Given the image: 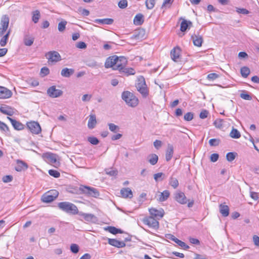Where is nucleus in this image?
Masks as SVG:
<instances>
[{"mask_svg":"<svg viewBox=\"0 0 259 259\" xmlns=\"http://www.w3.org/2000/svg\"><path fill=\"white\" fill-rule=\"evenodd\" d=\"M58 196V192L56 190L49 192L44 194L41 198L42 202L50 203L53 201Z\"/></svg>","mask_w":259,"mask_h":259,"instance_id":"nucleus-5","label":"nucleus"},{"mask_svg":"<svg viewBox=\"0 0 259 259\" xmlns=\"http://www.w3.org/2000/svg\"><path fill=\"white\" fill-rule=\"evenodd\" d=\"M194 117L193 113L192 112H187L184 115V119L185 120L189 121L193 119Z\"/></svg>","mask_w":259,"mask_h":259,"instance_id":"nucleus-51","label":"nucleus"},{"mask_svg":"<svg viewBox=\"0 0 259 259\" xmlns=\"http://www.w3.org/2000/svg\"><path fill=\"white\" fill-rule=\"evenodd\" d=\"M58 206L60 209L70 214H77L78 213L77 207L73 203L68 201L59 202Z\"/></svg>","mask_w":259,"mask_h":259,"instance_id":"nucleus-1","label":"nucleus"},{"mask_svg":"<svg viewBox=\"0 0 259 259\" xmlns=\"http://www.w3.org/2000/svg\"><path fill=\"white\" fill-rule=\"evenodd\" d=\"M169 184L174 189H176L179 186L178 180L176 178H171L169 181Z\"/></svg>","mask_w":259,"mask_h":259,"instance_id":"nucleus-42","label":"nucleus"},{"mask_svg":"<svg viewBox=\"0 0 259 259\" xmlns=\"http://www.w3.org/2000/svg\"><path fill=\"white\" fill-rule=\"evenodd\" d=\"M95 22L103 24L110 25L113 22V20L110 18L99 19L95 20Z\"/></svg>","mask_w":259,"mask_h":259,"instance_id":"nucleus-35","label":"nucleus"},{"mask_svg":"<svg viewBox=\"0 0 259 259\" xmlns=\"http://www.w3.org/2000/svg\"><path fill=\"white\" fill-rule=\"evenodd\" d=\"M50 73V70L47 67H44L41 69L40 74L42 76H46L49 74Z\"/></svg>","mask_w":259,"mask_h":259,"instance_id":"nucleus-57","label":"nucleus"},{"mask_svg":"<svg viewBox=\"0 0 259 259\" xmlns=\"http://www.w3.org/2000/svg\"><path fill=\"white\" fill-rule=\"evenodd\" d=\"M2 180L4 183H9L13 180V177L11 175H7L3 177Z\"/></svg>","mask_w":259,"mask_h":259,"instance_id":"nucleus-59","label":"nucleus"},{"mask_svg":"<svg viewBox=\"0 0 259 259\" xmlns=\"http://www.w3.org/2000/svg\"><path fill=\"white\" fill-rule=\"evenodd\" d=\"M7 118L10 120L12 125L15 130H22L24 128V125L19 121H18L15 119H14L9 117H8Z\"/></svg>","mask_w":259,"mask_h":259,"instance_id":"nucleus-23","label":"nucleus"},{"mask_svg":"<svg viewBox=\"0 0 259 259\" xmlns=\"http://www.w3.org/2000/svg\"><path fill=\"white\" fill-rule=\"evenodd\" d=\"M230 136L234 139H238L241 137V134L238 130L233 128L230 133Z\"/></svg>","mask_w":259,"mask_h":259,"instance_id":"nucleus-39","label":"nucleus"},{"mask_svg":"<svg viewBox=\"0 0 259 259\" xmlns=\"http://www.w3.org/2000/svg\"><path fill=\"white\" fill-rule=\"evenodd\" d=\"M94 218H95V216L94 214L91 213H86L84 220L87 222H91L93 220Z\"/></svg>","mask_w":259,"mask_h":259,"instance_id":"nucleus-62","label":"nucleus"},{"mask_svg":"<svg viewBox=\"0 0 259 259\" xmlns=\"http://www.w3.org/2000/svg\"><path fill=\"white\" fill-rule=\"evenodd\" d=\"M108 126L109 130L112 132L116 133L119 131V127L114 123H108Z\"/></svg>","mask_w":259,"mask_h":259,"instance_id":"nucleus-45","label":"nucleus"},{"mask_svg":"<svg viewBox=\"0 0 259 259\" xmlns=\"http://www.w3.org/2000/svg\"><path fill=\"white\" fill-rule=\"evenodd\" d=\"M76 47L81 49H85L87 48V45L84 42L79 41L76 44Z\"/></svg>","mask_w":259,"mask_h":259,"instance_id":"nucleus-63","label":"nucleus"},{"mask_svg":"<svg viewBox=\"0 0 259 259\" xmlns=\"http://www.w3.org/2000/svg\"><path fill=\"white\" fill-rule=\"evenodd\" d=\"M175 198L178 202L182 204H185L187 202V199L185 194L182 192L176 193Z\"/></svg>","mask_w":259,"mask_h":259,"instance_id":"nucleus-14","label":"nucleus"},{"mask_svg":"<svg viewBox=\"0 0 259 259\" xmlns=\"http://www.w3.org/2000/svg\"><path fill=\"white\" fill-rule=\"evenodd\" d=\"M67 24V22L66 21H62L59 23L58 24V30L60 32H63L66 28V25Z\"/></svg>","mask_w":259,"mask_h":259,"instance_id":"nucleus-47","label":"nucleus"},{"mask_svg":"<svg viewBox=\"0 0 259 259\" xmlns=\"http://www.w3.org/2000/svg\"><path fill=\"white\" fill-rule=\"evenodd\" d=\"M70 250L74 253H77L79 251L78 246L76 244H72L70 246Z\"/></svg>","mask_w":259,"mask_h":259,"instance_id":"nucleus-54","label":"nucleus"},{"mask_svg":"<svg viewBox=\"0 0 259 259\" xmlns=\"http://www.w3.org/2000/svg\"><path fill=\"white\" fill-rule=\"evenodd\" d=\"M220 212L224 217H226L229 214V208L227 205L221 204L220 205Z\"/></svg>","mask_w":259,"mask_h":259,"instance_id":"nucleus-30","label":"nucleus"},{"mask_svg":"<svg viewBox=\"0 0 259 259\" xmlns=\"http://www.w3.org/2000/svg\"><path fill=\"white\" fill-rule=\"evenodd\" d=\"M144 224L149 226V227L154 229H157L159 228V222L154 217L151 216L146 217L143 220Z\"/></svg>","mask_w":259,"mask_h":259,"instance_id":"nucleus-7","label":"nucleus"},{"mask_svg":"<svg viewBox=\"0 0 259 259\" xmlns=\"http://www.w3.org/2000/svg\"><path fill=\"white\" fill-rule=\"evenodd\" d=\"M106 231H108L109 232L112 234H117L118 233H121L122 232L120 229H117L115 227L113 226H108L105 228Z\"/></svg>","mask_w":259,"mask_h":259,"instance_id":"nucleus-37","label":"nucleus"},{"mask_svg":"<svg viewBox=\"0 0 259 259\" xmlns=\"http://www.w3.org/2000/svg\"><path fill=\"white\" fill-rule=\"evenodd\" d=\"M12 95V92L7 88L0 86V99H8Z\"/></svg>","mask_w":259,"mask_h":259,"instance_id":"nucleus-15","label":"nucleus"},{"mask_svg":"<svg viewBox=\"0 0 259 259\" xmlns=\"http://www.w3.org/2000/svg\"><path fill=\"white\" fill-rule=\"evenodd\" d=\"M240 97L244 99V100H249V101H250L252 100V97L251 96L249 95L247 92L246 91H244L243 93H242L241 94H240Z\"/></svg>","mask_w":259,"mask_h":259,"instance_id":"nucleus-48","label":"nucleus"},{"mask_svg":"<svg viewBox=\"0 0 259 259\" xmlns=\"http://www.w3.org/2000/svg\"><path fill=\"white\" fill-rule=\"evenodd\" d=\"M208 114V111L206 110H203L200 112L199 117L201 119H204L207 117Z\"/></svg>","mask_w":259,"mask_h":259,"instance_id":"nucleus-64","label":"nucleus"},{"mask_svg":"<svg viewBox=\"0 0 259 259\" xmlns=\"http://www.w3.org/2000/svg\"><path fill=\"white\" fill-rule=\"evenodd\" d=\"M174 154V147L172 145L168 144L165 154V159L169 161L172 157Z\"/></svg>","mask_w":259,"mask_h":259,"instance_id":"nucleus-26","label":"nucleus"},{"mask_svg":"<svg viewBox=\"0 0 259 259\" xmlns=\"http://www.w3.org/2000/svg\"><path fill=\"white\" fill-rule=\"evenodd\" d=\"M106 174L111 176H115L117 175V171L113 169H109L106 170Z\"/></svg>","mask_w":259,"mask_h":259,"instance_id":"nucleus-61","label":"nucleus"},{"mask_svg":"<svg viewBox=\"0 0 259 259\" xmlns=\"http://www.w3.org/2000/svg\"><path fill=\"white\" fill-rule=\"evenodd\" d=\"M10 34V30H9L6 32V33H5L2 37L1 40H0V45L2 47H4L6 45L9 35Z\"/></svg>","mask_w":259,"mask_h":259,"instance_id":"nucleus-32","label":"nucleus"},{"mask_svg":"<svg viewBox=\"0 0 259 259\" xmlns=\"http://www.w3.org/2000/svg\"><path fill=\"white\" fill-rule=\"evenodd\" d=\"M47 93L50 97L56 98L60 97L63 94V92L61 90L57 89L55 86L53 85L48 89Z\"/></svg>","mask_w":259,"mask_h":259,"instance_id":"nucleus-8","label":"nucleus"},{"mask_svg":"<svg viewBox=\"0 0 259 259\" xmlns=\"http://www.w3.org/2000/svg\"><path fill=\"white\" fill-rule=\"evenodd\" d=\"M240 72L242 77L246 78L250 73V70L247 67H243L241 68Z\"/></svg>","mask_w":259,"mask_h":259,"instance_id":"nucleus-41","label":"nucleus"},{"mask_svg":"<svg viewBox=\"0 0 259 259\" xmlns=\"http://www.w3.org/2000/svg\"><path fill=\"white\" fill-rule=\"evenodd\" d=\"M158 160V157L155 154H151L149 156L148 161L151 165H155L157 163Z\"/></svg>","mask_w":259,"mask_h":259,"instance_id":"nucleus-38","label":"nucleus"},{"mask_svg":"<svg viewBox=\"0 0 259 259\" xmlns=\"http://www.w3.org/2000/svg\"><path fill=\"white\" fill-rule=\"evenodd\" d=\"M116 61V64L114 70H120L124 66H126L127 62V59L123 56H117V59Z\"/></svg>","mask_w":259,"mask_h":259,"instance_id":"nucleus-11","label":"nucleus"},{"mask_svg":"<svg viewBox=\"0 0 259 259\" xmlns=\"http://www.w3.org/2000/svg\"><path fill=\"white\" fill-rule=\"evenodd\" d=\"M32 20L34 23H37L40 18V12L38 10H35L32 12Z\"/></svg>","mask_w":259,"mask_h":259,"instance_id":"nucleus-40","label":"nucleus"},{"mask_svg":"<svg viewBox=\"0 0 259 259\" xmlns=\"http://www.w3.org/2000/svg\"><path fill=\"white\" fill-rule=\"evenodd\" d=\"M117 56L113 55L108 57L105 63V67L106 68H112L114 70V67L116 64V61H117Z\"/></svg>","mask_w":259,"mask_h":259,"instance_id":"nucleus-12","label":"nucleus"},{"mask_svg":"<svg viewBox=\"0 0 259 259\" xmlns=\"http://www.w3.org/2000/svg\"><path fill=\"white\" fill-rule=\"evenodd\" d=\"M169 237L168 238L171 240L174 241L176 243H177L179 246H181L182 248L185 250H187L189 248V246L187 245L185 242L182 241L181 240L178 239L175 236L172 235H168Z\"/></svg>","mask_w":259,"mask_h":259,"instance_id":"nucleus-16","label":"nucleus"},{"mask_svg":"<svg viewBox=\"0 0 259 259\" xmlns=\"http://www.w3.org/2000/svg\"><path fill=\"white\" fill-rule=\"evenodd\" d=\"M118 5L121 9L125 8L127 6V2L126 0H120L118 3Z\"/></svg>","mask_w":259,"mask_h":259,"instance_id":"nucleus-55","label":"nucleus"},{"mask_svg":"<svg viewBox=\"0 0 259 259\" xmlns=\"http://www.w3.org/2000/svg\"><path fill=\"white\" fill-rule=\"evenodd\" d=\"M78 10V12L80 13L83 16H88L90 14V12L87 9L79 8Z\"/></svg>","mask_w":259,"mask_h":259,"instance_id":"nucleus-60","label":"nucleus"},{"mask_svg":"<svg viewBox=\"0 0 259 259\" xmlns=\"http://www.w3.org/2000/svg\"><path fill=\"white\" fill-rule=\"evenodd\" d=\"M219 77V74L215 73H211L207 75V79L210 81H213Z\"/></svg>","mask_w":259,"mask_h":259,"instance_id":"nucleus-44","label":"nucleus"},{"mask_svg":"<svg viewBox=\"0 0 259 259\" xmlns=\"http://www.w3.org/2000/svg\"><path fill=\"white\" fill-rule=\"evenodd\" d=\"M156 0H146V6L148 9H152L155 5Z\"/></svg>","mask_w":259,"mask_h":259,"instance_id":"nucleus-43","label":"nucleus"},{"mask_svg":"<svg viewBox=\"0 0 259 259\" xmlns=\"http://www.w3.org/2000/svg\"><path fill=\"white\" fill-rule=\"evenodd\" d=\"M28 167L27 164L24 161L21 160H17L15 170L17 171H21L22 170L27 169Z\"/></svg>","mask_w":259,"mask_h":259,"instance_id":"nucleus-22","label":"nucleus"},{"mask_svg":"<svg viewBox=\"0 0 259 259\" xmlns=\"http://www.w3.org/2000/svg\"><path fill=\"white\" fill-rule=\"evenodd\" d=\"M134 23L137 25H141L143 23V16L141 14L136 15L134 19Z\"/></svg>","mask_w":259,"mask_h":259,"instance_id":"nucleus-36","label":"nucleus"},{"mask_svg":"<svg viewBox=\"0 0 259 259\" xmlns=\"http://www.w3.org/2000/svg\"><path fill=\"white\" fill-rule=\"evenodd\" d=\"M236 12L239 14H242L244 15L248 14L249 12L246 9L244 8H236Z\"/></svg>","mask_w":259,"mask_h":259,"instance_id":"nucleus-58","label":"nucleus"},{"mask_svg":"<svg viewBox=\"0 0 259 259\" xmlns=\"http://www.w3.org/2000/svg\"><path fill=\"white\" fill-rule=\"evenodd\" d=\"M46 57L49 62H57L61 60V57L59 53L56 51H51L46 54Z\"/></svg>","mask_w":259,"mask_h":259,"instance_id":"nucleus-10","label":"nucleus"},{"mask_svg":"<svg viewBox=\"0 0 259 259\" xmlns=\"http://www.w3.org/2000/svg\"><path fill=\"white\" fill-rule=\"evenodd\" d=\"M236 153L234 152H229L226 155V158L228 161H232L236 157Z\"/></svg>","mask_w":259,"mask_h":259,"instance_id":"nucleus-46","label":"nucleus"},{"mask_svg":"<svg viewBox=\"0 0 259 259\" xmlns=\"http://www.w3.org/2000/svg\"><path fill=\"white\" fill-rule=\"evenodd\" d=\"M222 122H223L222 120L220 119H217L214 121L213 124L216 127L221 128H222V127L223 126Z\"/></svg>","mask_w":259,"mask_h":259,"instance_id":"nucleus-56","label":"nucleus"},{"mask_svg":"<svg viewBox=\"0 0 259 259\" xmlns=\"http://www.w3.org/2000/svg\"><path fill=\"white\" fill-rule=\"evenodd\" d=\"M34 37L29 34H25L24 36V44L25 46H31L34 42Z\"/></svg>","mask_w":259,"mask_h":259,"instance_id":"nucleus-28","label":"nucleus"},{"mask_svg":"<svg viewBox=\"0 0 259 259\" xmlns=\"http://www.w3.org/2000/svg\"><path fill=\"white\" fill-rule=\"evenodd\" d=\"M149 212L152 217H159L161 218L164 214V211L162 209H156L154 208L149 209Z\"/></svg>","mask_w":259,"mask_h":259,"instance_id":"nucleus-18","label":"nucleus"},{"mask_svg":"<svg viewBox=\"0 0 259 259\" xmlns=\"http://www.w3.org/2000/svg\"><path fill=\"white\" fill-rule=\"evenodd\" d=\"M120 194L123 198H132L133 197V192L130 188H122L120 190Z\"/></svg>","mask_w":259,"mask_h":259,"instance_id":"nucleus-25","label":"nucleus"},{"mask_svg":"<svg viewBox=\"0 0 259 259\" xmlns=\"http://www.w3.org/2000/svg\"><path fill=\"white\" fill-rule=\"evenodd\" d=\"M121 97L127 105L131 107H136L138 104V98L129 91H124L122 93Z\"/></svg>","mask_w":259,"mask_h":259,"instance_id":"nucleus-2","label":"nucleus"},{"mask_svg":"<svg viewBox=\"0 0 259 259\" xmlns=\"http://www.w3.org/2000/svg\"><path fill=\"white\" fill-rule=\"evenodd\" d=\"M108 243L114 247L117 248H122L125 246V243L123 241H120L115 239H108Z\"/></svg>","mask_w":259,"mask_h":259,"instance_id":"nucleus-17","label":"nucleus"},{"mask_svg":"<svg viewBox=\"0 0 259 259\" xmlns=\"http://www.w3.org/2000/svg\"><path fill=\"white\" fill-rule=\"evenodd\" d=\"M180 49L179 47L174 48L170 52V56L172 60L175 62L180 58Z\"/></svg>","mask_w":259,"mask_h":259,"instance_id":"nucleus-20","label":"nucleus"},{"mask_svg":"<svg viewBox=\"0 0 259 259\" xmlns=\"http://www.w3.org/2000/svg\"><path fill=\"white\" fill-rule=\"evenodd\" d=\"M45 157L47 161L54 165L59 164V162L57 160V155L52 153H47L45 155Z\"/></svg>","mask_w":259,"mask_h":259,"instance_id":"nucleus-13","label":"nucleus"},{"mask_svg":"<svg viewBox=\"0 0 259 259\" xmlns=\"http://www.w3.org/2000/svg\"><path fill=\"white\" fill-rule=\"evenodd\" d=\"M191 38L193 40V44L197 47H201L203 42V38L199 34H194L192 35Z\"/></svg>","mask_w":259,"mask_h":259,"instance_id":"nucleus-19","label":"nucleus"},{"mask_svg":"<svg viewBox=\"0 0 259 259\" xmlns=\"http://www.w3.org/2000/svg\"><path fill=\"white\" fill-rule=\"evenodd\" d=\"M164 174L162 172H158L154 175V179L155 181H162L163 180Z\"/></svg>","mask_w":259,"mask_h":259,"instance_id":"nucleus-50","label":"nucleus"},{"mask_svg":"<svg viewBox=\"0 0 259 259\" xmlns=\"http://www.w3.org/2000/svg\"><path fill=\"white\" fill-rule=\"evenodd\" d=\"M120 73H123L127 76L134 75L136 73L135 70L133 68H128L124 66L119 71Z\"/></svg>","mask_w":259,"mask_h":259,"instance_id":"nucleus-27","label":"nucleus"},{"mask_svg":"<svg viewBox=\"0 0 259 259\" xmlns=\"http://www.w3.org/2000/svg\"><path fill=\"white\" fill-rule=\"evenodd\" d=\"M79 189L82 193L88 196L97 197L99 196V193L97 189L93 187L81 185Z\"/></svg>","mask_w":259,"mask_h":259,"instance_id":"nucleus-4","label":"nucleus"},{"mask_svg":"<svg viewBox=\"0 0 259 259\" xmlns=\"http://www.w3.org/2000/svg\"><path fill=\"white\" fill-rule=\"evenodd\" d=\"M191 25L192 22L191 21L184 20L181 23L180 30L182 32H185Z\"/></svg>","mask_w":259,"mask_h":259,"instance_id":"nucleus-31","label":"nucleus"},{"mask_svg":"<svg viewBox=\"0 0 259 259\" xmlns=\"http://www.w3.org/2000/svg\"><path fill=\"white\" fill-rule=\"evenodd\" d=\"M219 143L220 140L217 139H211L209 141V144L211 146H217Z\"/></svg>","mask_w":259,"mask_h":259,"instance_id":"nucleus-53","label":"nucleus"},{"mask_svg":"<svg viewBox=\"0 0 259 259\" xmlns=\"http://www.w3.org/2000/svg\"><path fill=\"white\" fill-rule=\"evenodd\" d=\"M97 123L96 117L95 114H91L89 116L88 126L90 129L94 128Z\"/></svg>","mask_w":259,"mask_h":259,"instance_id":"nucleus-24","label":"nucleus"},{"mask_svg":"<svg viewBox=\"0 0 259 259\" xmlns=\"http://www.w3.org/2000/svg\"><path fill=\"white\" fill-rule=\"evenodd\" d=\"M27 126L31 132L34 134H38L41 132V129L37 122L30 121L27 123Z\"/></svg>","mask_w":259,"mask_h":259,"instance_id":"nucleus-9","label":"nucleus"},{"mask_svg":"<svg viewBox=\"0 0 259 259\" xmlns=\"http://www.w3.org/2000/svg\"><path fill=\"white\" fill-rule=\"evenodd\" d=\"M74 72V70L72 68H63L61 72V74L65 77H69Z\"/></svg>","mask_w":259,"mask_h":259,"instance_id":"nucleus-29","label":"nucleus"},{"mask_svg":"<svg viewBox=\"0 0 259 259\" xmlns=\"http://www.w3.org/2000/svg\"><path fill=\"white\" fill-rule=\"evenodd\" d=\"M88 141L94 145H96L99 144V140L95 137H89L88 139Z\"/></svg>","mask_w":259,"mask_h":259,"instance_id":"nucleus-49","label":"nucleus"},{"mask_svg":"<svg viewBox=\"0 0 259 259\" xmlns=\"http://www.w3.org/2000/svg\"><path fill=\"white\" fill-rule=\"evenodd\" d=\"M170 195L169 191L165 190L161 192L159 195L158 200L160 202H163L166 200Z\"/></svg>","mask_w":259,"mask_h":259,"instance_id":"nucleus-33","label":"nucleus"},{"mask_svg":"<svg viewBox=\"0 0 259 259\" xmlns=\"http://www.w3.org/2000/svg\"><path fill=\"white\" fill-rule=\"evenodd\" d=\"M0 131L6 135H8L10 133L9 128L8 125L1 121H0Z\"/></svg>","mask_w":259,"mask_h":259,"instance_id":"nucleus-34","label":"nucleus"},{"mask_svg":"<svg viewBox=\"0 0 259 259\" xmlns=\"http://www.w3.org/2000/svg\"><path fill=\"white\" fill-rule=\"evenodd\" d=\"M49 174L50 176L56 178H59L60 176V172L57 170L54 169L49 170Z\"/></svg>","mask_w":259,"mask_h":259,"instance_id":"nucleus-52","label":"nucleus"},{"mask_svg":"<svg viewBox=\"0 0 259 259\" xmlns=\"http://www.w3.org/2000/svg\"><path fill=\"white\" fill-rule=\"evenodd\" d=\"M137 91L143 98H146L149 95V91L143 76H140L136 84Z\"/></svg>","mask_w":259,"mask_h":259,"instance_id":"nucleus-3","label":"nucleus"},{"mask_svg":"<svg viewBox=\"0 0 259 259\" xmlns=\"http://www.w3.org/2000/svg\"><path fill=\"white\" fill-rule=\"evenodd\" d=\"M0 112L9 116H12L14 113L13 109L10 106L7 105L1 106Z\"/></svg>","mask_w":259,"mask_h":259,"instance_id":"nucleus-21","label":"nucleus"},{"mask_svg":"<svg viewBox=\"0 0 259 259\" xmlns=\"http://www.w3.org/2000/svg\"><path fill=\"white\" fill-rule=\"evenodd\" d=\"M9 24V18L7 15L3 16L0 22V36H2L8 31Z\"/></svg>","mask_w":259,"mask_h":259,"instance_id":"nucleus-6","label":"nucleus"}]
</instances>
